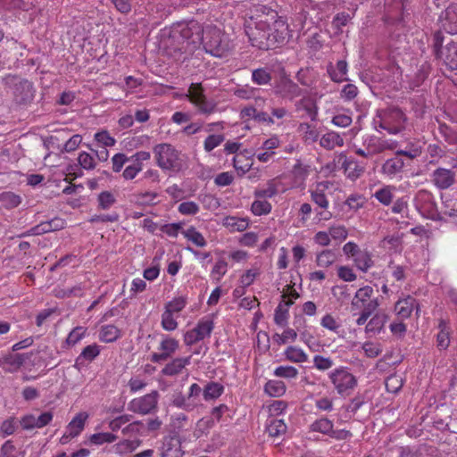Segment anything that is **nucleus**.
I'll return each instance as SVG.
<instances>
[{"instance_id": "58836bf2", "label": "nucleus", "mask_w": 457, "mask_h": 457, "mask_svg": "<svg viewBox=\"0 0 457 457\" xmlns=\"http://www.w3.org/2000/svg\"><path fill=\"white\" fill-rule=\"evenodd\" d=\"M120 337V329L114 325H105L101 328L99 338L105 343L114 342Z\"/></svg>"}, {"instance_id": "603ef678", "label": "nucleus", "mask_w": 457, "mask_h": 457, "mask_svg": "<svg viewBox=\"0 0 457 457\" xmlns=\"http://www.w3.org/2000/svg\"><path fill=\"white\" fill-rule=\"evenodd\" d=\"M224 140L225 137L221 134L209 135L204 142V149L205 152L210 153L214 148L218 147Z\"/></svg>"}, {"instance_id": "7ed1b4c3", "label": "nucleus", "mask_w": 457, "mask_h": 457, "mask_svg": "<svg viewBox=\"0 0 457 457\" xmlns=\"http://www.w3.org/2000/svg\"><path fill=\"white\" fill-rule=\"evenodd\" d=\"M12 104L19 109L28 108L34 101L36 88L31 81L17 75L8 74L3 78Z\"/></svg>"}, {"instance_id": "423d86ee", "label": "nucleus", "mask_w": 457, "mask_h": 457, "mask_svg": "<svg viewBox=\"0 0 457 457\" xmlns=\"http://www.w3.org/2000/svg\"><path fill=\"white\" fill-rule=\"evenodd\" d=\"M328 378L335 390L341 396H349L357 386L356 377L346 367L333 370L328 374Z\"/></svg>"}, {"instance_id": "4c0bfd02", "label": "nucleus", "mask_w": 457, "mask_h": 457, "mask_svg": "<svg viewBox=\"0 0 457 457\" xmlns=\"http://www.w3.org/2000/svg\"><path fill=\"white\" fill-rule=\"evenodd\" d=\"M214 323L211 317H204L202 318L196 327L194 328L202 339H204L207 337H210L212 331L213 330Z\"/></svg>"}, {"instance_id": "4468645a", "label": "nucleus", "mask_w": 457, "mask_h": 457, "mask_svg": "<svg viewBox=\"0 0 457 457\" xmlns=\"http://www.w3.org/2000/svg\"><path fill=\"white\" fill-rule=\"evenodd\" d=\"M443 29L449 34H457V0L453 1L439 18Z\"/></svg>"}, {"instance_id": "49530a36", "label": "nucleus", "mask_w": 457, "mask_h": 457, "mask_svg": "<svg viewBox=\"0 0 457 457\" xmlns=\"http://www.w3.org/2000/svg\"><path fill=\"white\" fill-rule=\"evenodd\" d=\"M87 328L82 326H78L74 328L68 335L65 343L69 346H73L78 344L80 340H82L87 334Z\"/></svg>"}, {"instance_id": "393cba45", "label": "nucleus", "mask_w": 457, "mask_h": 457, "mask_svg": "<svg viewBox=\"0 0 457 457\" xmlns=\"http://www.w3.org/2000/svg\"><path fill=\"white\" fill-rule=\"evenodd\" d=\"M252 81L257 86L270 85L272 80L271 70L268 67H260L252 70Z\"/></svg>"}, {"instance_id": "3c124183", "label": "nucleus", "mask_w": 457, "mask_h": 457, "mask_svg": "<svg viewBox=\"0 0 457 457\" xmlns=\"http://www.w3.org/2000/svg\"><path fill=\"white\" fill-rule=\"evenodd\" d=\"M224 225L230 227L233 230L244 231L248 227V221L245 219L229 216L225 218Z\"/></svg>"}, {"instance_id": "4d7b16f0", "label": "nucleus", "mask_w": 457, "mask_h": 457, "mask_svg": "<svg viewBox=\"0 0 457 457\" xmlns=\"http://www.w3.org/2000/svg\"><path fill=\"white\" fill-rule=\"evenodd\" d=\"M251 210L254 215L268 214L271 211V204L267 201L255 200L252 204Z\"/></svg>"}, {"instance_id": "8fccbe9b", "label": "nucleus", "mask_w": 457, "mask_h": 457, "mask_svg": "<svg viewBox=\"0 0 457 457\" xmlns=\"http://www.w3.org/2000/svg\"><path fill=\"white\" fill-rule=\"evenodd\" d=\"M98 207L102 210L110 209L116 202L114 195L110 191H103L97 197Z\"/></svg>"}, {"instance_id": "473e14b6", "label": "nucleus", "mask_w": 457, "mask_h": 457, "mask_svg": "<svg viewBox=\"0 0 457 457\" xmlns=\"http://www.w3.org/2000/svg\"><path fill=\"white\" fill-rule=\"evenodd\" d=\"M441 59L449 69L457 70V43L447 44Z\"/></svg>"}, {"instance_id": "5fc2aeb1", "label": "nucleus", "mask_w": 457, "mask_h": 457, "mask_svg": "<svg viewBox=\"0 0 457 457\" xmlns=\"http://www.w3.org/2000/svg\"><path fill=\"white\" fill-rule=\"evenodd\" d=\"M297 338V333L295 329L287 328L282 334L276 333L273 339L278 345H284L287 342H295Z\"/></svg>"}, {"instance_id": "9d476101", "label": "nucleus", "mask_w": 457, "mask_h": 457, "mask_svg": "<svg viewBox=\"0 0 457 457\" xmlns=\"http://www.w3.org/2000/svg\"><path fill=\"white\" fill-rule=\"evenodd\" d=\"M274 94L283 99L293 101L303 95V90L294 82L287 74L278 79L273 87Z\"/></svg>"}, {"instance_id": "680f3d73", "label": "nucleus", "mask_w": 457, "mask_h": 457, "mask_svg": "<svg viewBox=\"0 0 457 457\" xmlns=\"http://www.w3.org/2000/svg\"><path fill=\"white\" fill-rule=\"evenodd\" d=\"M187 304V298L184 296L174 298L173 300L170 301L165 305V310L170 311V312H179L182 311Z\"/></svg>"}, {"instance_id": "9b49d317", "label": "nucleus", "mask_w": 457, "mask_h": 457, "mask_svg": "<svg viewBox=\"0 0 457 457\" xmlns=\"http://www.w3.org/2000/svg\"><path fill=\"white\" fill-rule=\"evenodd\" d=\"M414 310H416V314L418 315L420 312V304L418 301L410 295L399 298L394 307L395 315L401 320L410 318Z\"/></svg>"}, {"instance_id": "c756f323", "label": "nucleus", "mask_w": 457, "mask_h": 457, "mask_svg": "<svg viewBox=\"0 0 457 457\" xmlns=\"http://www.w3.org/2000/svg\"><path fill=\"white\" fill-rule=\"evenodd\" d=\"M355 267L362 272H367L374 266L372 254L367 250L361 252L353 260Z\"/></svg>"}, {"instance_id": "6e6d98bb", "label": "nucleus", "mask_w": 457, "mask_h": 457, "mask_svg": "<svg viewBox=\"0 0 457 457\" xmlns=\"http://www.w3.org/2000/svg\"><path fill=\"white\" fill-rule=\"evenodd\" d=\"M132 416L129 414H123L119 417H116L111 420L108 422V427L112 432H116L120 428H123V426L129 423L131 420Z\"/></svg>"}, {"instance_id": "69168bd1", "label": "nucleus", "mask_w": 457, "mask_h": 457, "mask_svg": "<svg viewBox=\"0 0 457 457\" xmlns=\"http://www.w3.org/2000/svg\"><path fill=\"white\" fill-rule=\"evenodd\" d=\"M199 210V205L193 201L183 202L178 207V211L183 215H195Z\"/></svg>"}, {"instance_id": "bf43d9fd", "label": "nucleus", "mask_w": 457, "mask_h": 457, "mask_svg": "<svg viewBox=\"0 0 457 457\" xmlns=\"http://www.w3.org/2000/svg\"><path fill=\"white\" fill-rule=\"evenodd\" d=\"M277 194L278 188L273 181H269L266 187L255 191V195L260 198H271Z\"/></svg>"}, {"instance_id": "20e7f679", "label": "nucleus", "mask_w": 457, "mask_h": 457, "mask_svg": "<svg viewBox=\"0 0 457 457\" xmlns=\"http://www.w3.org/2000/svg\"><path fill=\"white\" fill-rule=\"evenodd\" d=\"M406 117L398 108L378 110L373 118L372 125L378 132L386 131L396 135L405 129Z\"/></svg>"}, {"instance_id": "1a4fd4ad", "label": "nucleus", "mask_w": 457, "mask_h": 457, "mask_svg": "<svg viewBox=\"0 0 457 457\" xmlns=\"http://www.w3.org/2000/svg\"><path fill=\"white\" fill-rule=\"evenodd\" d=\"M159 397V392L153 390L149 394L132 399L128 404V410L141 415L154 413L158 409Z\"/></svg>"}, {"instance_id": "dca6fc26", "label": "nucleus", "mask_w": 457, "mask_h": 457, "mask_svg": "<svg viewBox=\"0 0 457 457\" xmlns=\"http://www.w3.org/2000/svg\"><path fill=\"white\" fill-rule=\"evenodd\" d=\"M295 108L297 112H304L305 116L312 120L318 118V106L316 102L310 96H303L295 103Z\"/></svg>"}, {"instance_id": "c03bdc74", "label": "nucleus", "mask_w": 457, "mask_h": 457, "mask_svg": "<svg viewBox=\"0 0 457 457\" xmlns=\"http://www.w3.org/2000/svg\"><path fill=\"white\" fill-rule=\"evenodd\" d=\"M252 165L253 162L243 154H238L233 158V166L241 176L245 174Z\"/></svg>"}, {"instance_id": "72a5a7b5", "label": "nucleus", "mask_w": 457, "mask_h": 457, "mask_svg": "<svg viewBox=\"0 0 457 457\" xmlns=\"http://www.w3.org/2000/svg\"><path fill=\"white\" fill-rule=\"evenodd\" d=\"M395 190L396 188L394 186H384L377 190L373 196L383 205L388 206L393 203Z\"/></svg>"}, {"instance_id": "37998d69", "label": "nucleus", "mask_w": 457, "mask_h": 457, "mask_svg": "<svg viewBox=\"0 0 457 457\" xmlns=\"http://www.w3.org/2000/svg\"><path fill=\"white\" fill-rule=\"evenodd\" d=\"M53 228L54 227H52L51 220L44 221V222L39 223L37 226L32 227L30 229L23 232L21 235V237H29V236H39V235H43L46 233H49V232L53 231Z\"/></svg>"}, {"instance_id": "f257e3e1", "label": "nucleus", "mask_w": 457, "mask_h": 457, "mask_svg": "<svg viewBox=\"0 0 457 457\" xmlns=\"http://www.w3.org/2000/svg\"><path fill=\"white\" fill-rule=\"evenodd\" d=\"M164 46L174 51L177 61H184L186 56L181 55L191 53L200 44L203 45L206 53L213 56L220 57L228 50V45L223 39L220 29L212 24L202 27L195 21L188 23H179L174 25L168 32V38L162 41Z\"/></svg>"}, {"instance_id": "cd10ccee", "label": "nucleus", "mask_w": 457, "mask_h": 457, "mask_svg": "<svg viewBox=\"0 0 457 457\" xmlns=\"http://www.w3.org/2000/svg\"><path fill=\"white\" fill-rule=\"evenodd\" d=\"M320 145L325 149L331 150L337 146H343L344 138L336 131H328L320 137Z\"/></svg>"}, {"instance_id": "e2e57ef3", "label": "nucleus", "mask_w": 457, "mask_h": 457, "mask_svg": "<svg viewBox=\"0 0 457 457\" xmlns=\"http://www.w3.org/2000/svg\"><path fill=\"white\" fill-rule=\"evenodd\" d=\"M128 162H130L129 157L125 154L118 153L114 154L112 157V171L116 173L120 172Z\"/></svg>"}, {"instance_id": "f8f14e48", "label": "nucleus", "mask_w": 457, "mask_h": 457, "mask_svg": "<svg viewBox=\"0 0 457 457\" xmlns=\"http://www.w3.org/2000/svg\"><path fill=\"white\" fill-rule=\"evenodd\" d=\"M179 347L177 339L166 336L162 338L159 345V353H154L151 361L154 362H161L170 358Z\"/></svg>"}, {"instance_id": "a19ab883", "label": "nucleus", "mask_w": 457, "mask_h": 457, "mask_svg": "<svg viewBox=\"0 0 457 457\" xmlns=\"http://www.w3.org/2000/svg\"><path fill=\"white\" fill-rule=\"evenodd\" d=\"M440 331L436 337V345L440 350H445L450 345V332L444 320L439 323Z\"/></svg>"}, {"instance_id": "aec40b11", "label": "nucleus", "mask_w": 457, "mask_h": 457, "mask_svg": "<svg viewBox=\"0 0 457 457\" xmlns=\"http://www.w3.org/2000/svg\"><path fill=\"white\" fill-rule=\"evenodd\" d=\"M342 168L351 179H356L364 172V167L360 165L357 161L345 155L342 156Z\"/></svg>"}, {"instance_id": "09e8293b", "label": "nucleus", "mask_w": 457, "mask_h": 457, "mask_svg": "<svg viewBox=\"0 0 457 457\" xmlns=\"http://www.w3.org/2000/svg\"><path fill=\"white\" fill-rule=\"evenodd\" d=\"M336 261V254L332 250H323L316 258V263L319 267L327 268Z\"/></svg>"}, {"instance_id": "c9c22d12", "label": "nucleus", "mask_w": 457, "mask_h": 457, "mask_svg": "<svg viewBox=\"0 0 457 457\" xmlns=\"http://www.w3.org/2000/svg\"><path fill=\"white\" fill-rule=\"evenodd\" d=\"M297 130L303 136L304 142L313 143L319 138L318 130L307 122L300 123Z\"/></svg>"}, {"instance_id": "f704fd0d", "label": "nucleus", "mask_w": 457, "mask_h": 457, "mask_svg": "<svg viewBox=\"0 0 457 457\" xmlns=\"http://www.w3.org/2000/svg\"><path fill=\"white\" fill-rule=\"evenodd\" d=\"M287 427L283 420L272 419L267 425V432L270 437L278 438L285 435Z\"/></svg>"}, {"instance_id": "7c9ffc66", "label": "nucleus", "mask_w": 457, "mask_h": 457, "mask_svg": "<svg viewBox=\"0 0 457 457\" xmlns=\"http://www.w3.org/2000/svg\"><path fill=\"white\" fill-rule=\"evenodd\" d=\"M284 355L287 361L295 363L306 362L309 359L307 353L302 348L295 345L287 347Z\"/></svg>"}, {"instance_id": "0e129e2a", "label": "nucleus", "mask_w": 457, "mask_h": 457, "mask_svg": "<svg viewBox=\"0 0 457 457\" xmlns=\"http://www.w3.org/2000/svg\"><path fill=\"white\" fill-rule=\"evenodd\" d=\"M188 422V416L183 412L171 415L170 426L177 430H182Z\"/></svg>"}, {"instance_id": "4be33fe9", "label": "nucleus", "mask_w": 457, "mask_h": 457, "mask_svg": "<svg viewBox=\"0 0 457 457\" xmlns=\"http://www.w3.org/2000/svg\"><path fill=\"white\" fill-rule=\"evenodd\" d=\"M224 386L219 382L210 381L202 388L201 394L205 402L218 399L224 393Z\"/></svg>"}, {"instance_id": "79ce46f5", "label": "nucleus", "mask_w": 457, "mask_h": 457, "mask_svg": "<svg viewBox=\"0 0 457 457\" xmlns=\"http://www.w3.org/2000/svg\"><path fill=\"white\" fill-rule=\"evenodd\" d=\"M118 436L112 432L95 433L90 436L89 442L92 445H102L104 444H111L116 441Z\"/></svg>"}, {"instance_id": "f03ea898", "label": "nucleus", "mask_w": 457, "mask_h": 457, "mask_svg": "<svg viewBox=\"0 0 457 457\" xmlns=\"http://www.w3.org/2000/svg\"><path fill=\"white\" fill-rule=\"evenodd\" d=\"M256 17L245 25V33L252 46L268 50L285 39L286 24L278 19L276 11L262 5L256 8Z\"/></svg>"}, {"instance_id": "bb28decb", "label": "nucleus", "mask_w": 457, "mask_h": 457, "mask_svg": "<svg viewBox=\"0 0 457 457\" xmlns=\"http://www.w3.org/2000/svg\"><path fill=\"white\" fill-rule=\"evenodd\" d=\"M294 303L292 300H282L277 306L274 314V321L277 325L285 327L288 320V308Z\"/></svg>"}, {"instance_id": "864d4df0", "label": "nucleus", "mask_w": 457, "mask_h": 457, "mask_svg": "<svg viewBox=\"0 0 457 457\" xmlns=\"http://www.w3.org/2000/svg\"><path fill=\"white\" fill-rule=\"evenodd\" d=\"M273 373L278 378H295L298 376V370L294 366L282 365L277 367Z\"/></svg>"}, {"instance_id": "39448f33", "label": "nucleus", "mask_w": 457, "mask_h": 457, "mask_svg": "<svg viewBox=\"0 0 457 457\" xmlns=\"http://www.w3.org/2000/svg\"><path fill=\"white\" fill-rule=\"evenodd\" d=\"M156 164L162 170L179 171L183 168L180 153L167 143L158 144L153 149Z\"/></svg>"}, {"instance_id": "a18cd8bd", "label": "nucleus", "mask_w": 457, "mask_h": 457, "mask_svg": "<svg viewBox=\"0 0 457 457\" xmlns=\"http://www.w3.org/2000/svg\"><path fill=\"white\" fill-rule=\"evenodd\" d=\"M0 203L7 209L17 207L21 203V196L12 192H4L0 194Z\"/></svg>"}, {"instance_id": "e433bc0d", "label": "nucleus", "mask_w": 457, "mask_h": 457, "mask_svg": "<svg viewBox=\"0 0 457 457\" xmlns=\"http://www.w3.org/2000/svg\"><path fill=\"white\" fill-rule=\"evenodd\" d=\"M183 236L194 245L198 247H204L207 245V241L204 237L196 230L195 227H189L188 228L182 231Z\"/></svg>"}, {"instance_id": "ddd939ff", "label": "nucleus", "mask_w": 457, "mask_h": 457, "mask_svg": "<svg viewBox=\"0 0 457 457\" xmlns=\"http://www.w3.org/2000/svg\"><path fill=\"white\" fill-rule=\"evenodd\" d=\"M456 180L455 171L445 169L437 168L431 174L432 183L441 190L450 188Z\"/></svg>"}, {"instance_id": "6e6552de", "label": "nucleus", "mask_w": 457, "mask_h": 457, "mask_svg": "<svg viewBox=\"0 0 457 457\" xmlns=\"http://www.w3.org/2000/svg\"><path fill=\"white\" fill-rule=\"evenodd\" d=\"M201 392L202 387L198 384L193 383L189 386L187 395H183L181 392L173 394L170 398V404L178 409L192 411L199 406L197 400Z\"/></svg>"}, {"instance_id": "a211bd4d", "label": "nucleus", "mask_w": 457, "mask_h": 457, "mask_svg": "<svg viewBox=\"0 0 457 457\" xmlns=\"http://www.w3.org/2000/svg\"><path fill=\"white\" fill-rule=\"evenodd\" d=\"M190 363L191 356L175 358L164 366L162 374L169 377L179 375Z\"/></svg>"}, {"instance_id": "2eb2a0df", "label": "nucleus", "mask_w": 457, "mask_h": 457, "mask_svg": "<svg viewBox=\"0 0 457 457\" xmlns=\"http://www.w3.org/2000/svg\"><path fill=\"white\" fill-rule=\"evenodd\" d=\"M53 414L50 411L41 413L38 417L33 414H27L21 420V425L23 429L41 428L51 422Z\"/></svg>"}, {"instance_id": "338daca9", "label": "nucleus", "mask_w": 457, "mask_h": 457, "mask_svg": "<svg viewBox=\"0 0 457 457\" xmlns=\"http://www.w3.org/2000/svg\"><path fill=\"white\" fill-rule=\"evenodd\" d=\"M313 365L317 370L320 371H325L329 370L334 365V362L328 357H324L322 355H315L313 357Z\"/></svg>"}, {"instance_id": "a878e982", "label": "nucleus", "mask_w": 457, "mask_h": 457, "mask_svg": "<svg viewBox=\"0 0 457 457\" xmlns=\"http://www.w3.org/2000/svg\"><path fill=\"white\" fill-rule=\"evenodd\" d=\"M87 418L88 414L84 411L76 414L66 427L70 436H74L75 437L78 436L83 431Z\"/></svg>"}, {"instance_id": "412c9836", "label": "nucleus", "mask_w": 457, "mask_h": 457, "mask_svg": "<svg viewBox=\"0 0 457 457\" xmlns=\"http://www.w3.org/2000/svg\"><path fill=\"white\" fill-rule=\"evenodd\" d=\"M397 143L395 141L383 140L371 137L368 142V149L370 150L372 155L380 154L386 150H394L396 148Z\"/></svg>"}, {"instance_id": "de8ad7c7", "label": "nucleus", "mask_w": 457, "mask_h": 457, "mask_svg": "<svg viewBox=\"0 0 457 457\" xmlns=\"http://www.w3.org/2000/svg\"><path fill=\"white\" fill-rule=\"evenodd\" d=\"M385 385L387 392L396 394L403 387V380L400 375L393 374L386 378Z\"/></svg>"}, {"instance_id": "2f4dec72", "label": "nucleus", "mask_w": 457, "mask_h": 457, "mask_svg": "<svg viewBox=\"0 0 457 457\" xmlns=\"http://www.w3.org/2000/svg\"><path fill=\"white\" fill-rule=\"evenodd\" d=\"M264 392L270 397H280L287 391L286 384L281 380L270 379L264 385Z\"/></svg>"}, {"instance_id": "5701e85b", "label": "nucleus", "mask_w": 457, "mask_h": 457, "mask_svg": "<svg viewBox=\"0 0 457 457\" xmlns=\"http://www.w3.org/2000/svg\"><path fill=\"white\" fill-rule=\"evenodd\" d=\"M403 160L399 156L387 159L382 165V173L389 178H394L401 173L403 168Z\"/></svg>"}, {"instance_id": "13d9d810", "label": "nucleus", "mask_w": 457, "mask_h": 457, "mask_svg": "<svg viewBox=\"0 0 457 457\" xmlns=\"http://www.w3.org/2000/svg\"><path fill=\"white\" fill-rule=\"evenodd\" d=\"M162 327L166 331H173L178 327V322L170 311H164L162 314Z\"/></svg>"}, {"instance_id": "6ab92c4d", "label": "nucleus", "mask_w": 457, "mask_h": 457, "mask_svg": "<svg viewBox=\"0 0 457 457\" xmlns=\"http://www.w3.org/2000/svg\"><path fill=\"white\" fill-rule=\"evenodd\" d=\"M100 346L96 344L84 347L75 360V367L80 369L86 366L87 363L93 361L100 354Z\"/></svg>"}, {"instance_id": "0eeeda50", "label": "nucleus", "mask_w": 457, "mask_h": 457, "mask_svg": "<svg viewBox=\"0 0 457 457\" xmlns=\"http://www.w3.org/2000/svg\"><path fill=\"white\" fill-rule=\"evenodd\" d=\"M186 97L201 114L210 115L217 112V103L207 99L204 88L200 83H192L187 89Z\"/></svg>"}, {"instance_id": "b1692460", "label": "nucleus", "mask_w": 457, "mask_h": 457, "mask_svg": "<svg viewBox=\"0 0 457 457\" xmlns=\"http://www.w3.org/2000/svg\"><path fill=\"white\" fill-rule=\"evenodd\" d=\"M387 319H388V316L385 312H378L374 313L373 316L370 319V320L366 324L365 332L367 334L379 333L383 329L385 324L386 323Z\"/></svg>"}, {"instance_id": "774afa93", "label": "nucleus", "mask_w": 457, "mask_h": 457, "mask_svg": "<svg viewBox=\"0 0 457 457\" xmlns=\"http://www.w3.org/2000/svg\"><path fill=\"white\" fill-rule=\"evenodd\" d=\"M365 197L361 195H351L345 201V204L351 209L357 211L363 207L365 204Z\"/></svg>"}, {"instance_id": "c85d7f7f", "label": "nucleus", "mask_w": 457, "mask_h": 457, "mask_svg": "<svg viewBox=\"0 0 457 457\" xmlns=\"http://www.w3.org/2000/svg\"><path fill=\"white\" fill-rule=\"evenodd\" d=\"M373 295L374 290L370 286L359 288L352 300V306L361 308L372 298Z\"/></svg>"}, {"instance_id": "052dcab7", "label": "nucleus", "mask_w": 457, "mask_h": 457, "mask_svg": "<svg viewBox=\"0 0 457 457\" xmlns=\"http://www.w3.org/2000/svg\"><path fill=\"white\" fill-rule=\"evenodd\" d=\"M260 275L259 268H253L247 270L240 278V283L242 287H247L251 286L254 279Z\"/></svg>"}, {"instance_id": "ea45409f", "label": "nucleus", "mask_w": 457, "mask_h": 457, "mask_svg": "<svg viewBox=\"0 0 457 457\" xmlns=\"http://www.w3.org/2000/svg\"><path fill=\"white\" fill-rule=\"evenodd\" d=\"M333 427V422L330 420L328 418H321L313 421L310 426V429L313 432H320L329 436L332 432Z\"/></svg>"}, {"instance_id": "f3484780", "label": "nucleus", "mask_w": 457, "mask_h": 457, "mask_svg": "<svg viewBox=\"0 0 457 457\" xmlns=\"http://www.w3.org/2000/svg\"><path fill=\"white\" fill-rule=\"evenodd\" d=\"M415 205L420 212H432L436 209L433 195L425 189L419 190L414 198Z\"/></svg>"}]
</instances>
